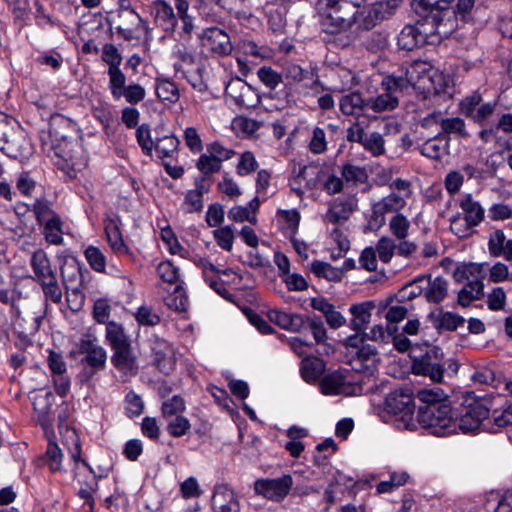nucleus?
<instances>
[{"label": "nucleus", "mask_w": 512, "mask_h": 512, "mask_svg": "<svg viewBox=\"0 0 512 512\" xmlns=\"http://www.w3.org/2000/svg\"><path fill=\"white\" fill-rule=\"evenodd\" d=\"M225 94L240 107H250L253 105L252 100L254 93L252 88L240 78L231 79L227 83Z\"/></svg>", "instance_id": "nucleus-23"}, {"label": "nucleus", "mask_w": 512, "mask_h": 512, "mask_svg": "<svg viewBox=\"0 0 512 512\" xmlns=\"http://www.w3.org/2000/svg\"><path fill=\"white\" fill-rule=\"evenodd\" d=\"M364 4L365 0H320L322 30L337 34L348 31L355 25L361 29Z\"/></svg>", "instance_id": "nucleus-2"}, {"label": "nucleus", "mask_w": 512, "mask_h": 512, "mask_svg": "<svg viewBox=\"0 0 512 512\" xmlns=\"http://www.w3.org/2000/svg\"><path fill=\"white\" fill-rule=\"evenodd\" d=\"M398 47L403 50L411 51L424 44L421 32L416 25H406L398 35Z\"/></svg>", "instance_id": "nucleus-37"}, {"label": "nucleus", "mask_w": 512, "mask_h": 512, "mask_svg": "<svg viewBox=\"0 0 512 512\" xmlns=\"http://www.w3.org/2000/svg\"><path fill=\"white\" fill-rule=\"evenodd\" d=\"M84 254L87 262L93 270L97 272L105 271L106 257L98 247L89 246L86 248Z\"/></svg>", "instance_id": "nucleus-56"}, {"label": "nucleus", "mask_w": 512, "mask_h": 512, "mask_svg": "<svg viewBox=\"0 0 512 512\" xmlns=\"http://www.w3.org/2000/svg\"><path fill=\"white\" fill-rule=\"evenodd\" d=\"M437 351L435 349L427 352L412 363V372L415 375L427 376L431 381L440 383L444 377V365L436 359Z\"/></svg>", "instance_id": "nucleus-14"}, {"label": "nucleus", "mask_w": 512, "mask_h": 512, "mask_svg": "<svg viewBox=\"0 0 512 512\" xmlns=\"http://www.w3.org/2000/svg\"><path fill=\"white\" fill-rule=\"evenodd\" d=\"M105 233L107 241L111 249L118 254H126L129 252L127 245L125 244L119 223L115 219H107L105 221Z\"/></svg>", "instance_id": "nucleus-36"}, {"label": "nucleus", "mask_w": 512, "mask_h": 512, "mask_svg": "<svg viewBox=\"0 0 512 512\" xmlns=\"http://www.w3.org/2000/svg\"><path fill=\"white\" fill-rule=\"evenodd\" d=\"M112 351L111 362L118 371L128 375L137 374V357L133 352L131 344L112 349Z\"/></svg>", "instance_id": "nucleus-22"}, {"label": "nucleus", "mask_w": 512, "mask_h": 512, "mask_svg": "<svg viewBox=\"0 0 512 512\" xmlns=\"http://www.w3.org/2000/svg\"><path fill=\"white\" fill-rule=\"evenodd\" d=\"M441 80L442 74L428 62L415 61L405 71L394 74V78L388 79L387 83L403 90L413 87L423 92L433 90L435 93H440L443 91V86L440 83Z\"/></svg>", "instance_id": "nucleus-3"}, {"label": "nucleus", "mask_w": 512, "mask_h": 512, "mask_svg": "<svg viewBox=\"0 0 512 512\" xmlns=\"http://www.w3.org/2000/svg\"><path fill=\"white\" fill-rule=\"evenodd\" d=\"M311 271L317 276L328 281L338 282L343 277V270L333 267L329 263L315 260L311 263Z\"/></svg>", "instance_id": "nucleus-45"}, {"label": "nucleus", "mask_w": 512, "mask_h": 512, "mask_svg": "<svg viewBox=\"0 0 512 512\" xmlns=\"http://www.w3.org/2000/svg\"><path fill=\"white\" fill-rule=\"evenodd\" d=\"M136 139L142 151L146 155H151L154 148V142L151 138V131L148 124L138 126L136 130Z\"/></svg>", "instance_id": "nucleus-62"}, {"label": "nucleus", "mask_w": 512, "mask_h": 512, "mask_svg": "<svg viewBox=\"0 0 512 512\" xmlns=\"http://www.w3.org/2000/svg\"><path fill=\"white\" fill-rule=\"evenodd\" d=\"M462 217L469 225L477 227L485 218V210L472 194H465L458 201Z\"/></svg>", "instance_id": "nucleus-24"}, {"label": "nucleus", "mask_w": 512, "mask_h": 512, "mask_svg": "<svg viewBox=\"0 0 512 512\" xmlns=\"http://www.w3.org/2000/svg\"><path fill=\"white\" fill-rule=\"evenodd\" d=\"M396 249L395 241L388 236L381 237L374 248L383 263H389L391 261Z\"/></svg>", "instance_id": "nucleus-53"}, {"label": "nucleus", "mask_w": 512, "mask_h": 512, "mask_svg": "<svg viewBox=\"0 0 512 512\" xmlns=\"http://www.w3.org/2000/svg\"><path fill=\"white\" fill-rule=\"evenodd\" d=\"M439 124L444 134L443 136L449 137L451 134L460 138H467L469 136L465 128V122L460 117L441 118Z\"/></svg>", "instance_id": "nucleus-44"}, {"label": "nucleus", "mask_w": 512, "mask_h": 512, "mask_svg": "<svg viewBox=\"0 0 512 512\" xmlns=\"http://www.w3.org/2000/svg\"><path fill=\"white\" fill-rule=\"evenodd\" d=\"M269 318L285 330L300 332L305 327V318L300 314H290L281 310H271Z\"/></svg>", "instance_id": "nucleus-32"}, {"label": "nucleus", "mask_w": 512, "mask_h": 512, "mask_svg": "<svg viewBox=\"0 0 512 512\" xmlns=\"http://www.w3.org/2000/svg\"><path fill=\"white\" fill-rule=\"evenodd\" d=\"M106 340L109 343L111 349H116L131 344V341L126 335L122 325L116 322L107 323Z\"/></svg>", "instance_id": "nucleus-41"}, {"label": "nucleus", "mask_w": 512, "mask_h": 512, "mask_svg": "<svg viewBox=\"0 0 512 512\" xmlns=\"http://www.w3.org/2000/svg\"><path fill=\"white\" fill-rule=\"evenodd\" d=\"M385 409L397 417L398 428L413 430L416 427L413 417L415 403L410 389H398L389 393L385 400Z\"/></svg>", "instance_id": "nucleus-6"}, {"label": "nucleus", "mask_w": 512, "mask_h": 512, "mask_svg": "<svg viewBox=\"0 0 512 512\" xmlns=\"http://www.w3.org/2000/svg\"><path fill=\"white\" fill-rule=\"evenodd\" d=\"M197 169L206 177L208 182L209 176L221 170L222 164L215 159L210 153L201 154L196 162Z\"/></svg>", "instance_id": "nucleus-47"}, {"label": "nucleus", "mask_w": 512, "mask_h": 512, "mask_svg": "<svg viewBox=\"0 0 512 512\" xmlns=\"http://www.w3.org/2000/svg\"><path fill=\"white\" fill-rule=\"evenodd\" d=\"M2 153L22 162L32 154V148L22 133H13L10 136H5Z\"/></svg>", "instance_id": "nucleus-20"}, {"label": "nucleus", "mask_w": 512, "mask_h": 512, "mask_svg": "<svg viewBox=\"0 0 512 512\" xmlns=\"http://www.w3.org/2000/svg\"><path fill=\"white\" fill-rule=\"evenodd\" d=\"M378 352L375 346L362 345L352 360L353 369L372 373L377 366Z\"/></svg>", "instance_id": "nucleus-28"}, {"label": "nucleus", "mask_w": 512, "mask_h": 512, "mask_svg": "<svg viewBox=\"0 0 512 512\" xmlns=\"http://www.w3.org/2000/svg\"><path fill=\"white\" fill-rule=\"evenodd\" d=\"M407 204L400 193L392 192L372 204L371 221L381 227L386 222V214L399 213Z\"/></svg>", "instance_id": "nucleus-13"}, {"label": "nucleus", "mask_w": 512, "mask_h": 512, "mask_svg": "<svg viewBox=\"0 0 512 512\" xmlns=\"http://www.w3.org/2000/svg\"><path fill=\"white\" fill-rule=\"evenodd\" d=\"M454 277L456 281L466 280L467 284L458 293V304L468 307L473 300L483 295V267L479 264L469 263L456 268Z\"/></svg>", "instance_id": "nucleus-5"}, {"label": "nucleus", "mask_w": 512, "mask_h": 512, "mask_svg": "<svg viewBox=\"0 0 512 512\" xmlns=\"http://www.w3.org/2000/svg\"><path fill=\"white\" fill-rule=\"evenodd\" d=\"M191 428L190 421L182 416H175L173 419L168 420L167 431L173 437L184 436Z\"/></svg>", "instance_id": "nucleus-61"}, {"label": "nucleus", "mask_w": 512, "mask_h": 512, "mask_svg": "<svg viewBox=\"0 0 512 512\" xmlns=\"http://www.w3.org/2000/svg\"><path fill=\"white\" fill-rule=\"evenodd\" d=\"M342 176L347 182L365 183L368 179L367 171L364 167H359L347 163L342 167Z\"/></svg>", "instance_id": "nucleus-59"}, {"label": "nucleus", "mask_w": 512, "mask_h": 512, "mask_svg": "<svg viewBox=\"0 0 512 512\" xmlns=\"http://www.w3.org/2000/svg\"><path fill=\"white\" fill-rule=\"evenodd\" d=\"M29 264L33 272L31 278L41 286L45 299L55 304L60 303L62 290L47 253L43 249L34 250Z\"/></svg>", "instance_id": "nucleus-4"}, {"label": "nucleus", "mask_w": 512, "mask_h": 512, "mask_svg": "<svg viewBox=\"0 0 512 512\" xmlns=\"http://www.w3.org/2000/svg\"><path fill=\"white\" fill-rule=\"evenodd\" d=\"M346 378L341 373L326 375L320 383L321 391L325 395H338L346 393Z\"/></svg>", "instance_id": "nucleus-40"}, {"label": "nucleus", "mask_w": 512, "mask_h": 512, "mask_svg": "<svg viewBox=\"0 0 512 512\" xmlns=\"http://www.w3.org/2000/svg\"><path fill=\"white\" fill-rule=\"evenodd\" d=\"M423 283L424 296L428 302L440 303L446 298L449 284L445 278L441 276H437L435 278L425 276V281H423Z\"/></svg>", "instance_id": "nucleus-30"}, {"label": "nucleus", "mask_w": 512, "mask_h": 512, "mask_svg": "<svg viewBox=\"0 0 512 512\" xmlns=\"http://www.w3.org/2000/svg\"><path fill=\"white\" fill-rule=\"evenodd\" d=\"M374 308L373 302L367 301L350 306L353 316L350 326L355 332H362L366 329L371 319V311Z\"/></svg>", "instance_id": "nucleus-35"}, {"label": "nucleus", "mask_w": 512, "mask_h": 512, "mask_svg": "<svg viewBox=\"0 0 512 512\" xmlns=\"http://www.w3.org/2000/svg\"><path fill=\"white\" fill-rule=\"evenodd\" d=\"M487 306L492 311L503 310L507 303V296L502 287H495L487 295Z\"/></svg>", "instance_id": "nucleus-64"}, {"label": "nucleus", "mask_w": 512, "mask_h": 512, "mask_svg": "<svg viewBox=\"0 0 512 512\" xmlns=\"http://www.w3.org/2000/svg\"><path fill=\"white\" fill-rule=\"evenodd\" d=\"M43 225L45 239L51 244H60L63 240L60 218H54L53 220L43 223Z\"/></svg>", "instance_id": "nucleus-58"}, {"label": "nucleus", "mask_w": 512, "mask_h": 512, "mask_svg": "<svg viewBox=\"0 0 512 512\" xmlns=\"http://www.w3.org/2000/svg\"><path fill=\"white\" fill-rule=\"evenodd\" d=\"M54 396L52 392H39L32 397L34 410L38 414V421L44 429L51 426V414Z\"/></svg>", "instance_id": "nucleus-27"}, {"label": "nucleus", "mask_w": 512, "mask_h": 512, "mask_svg": "<svg viewBox=\"0 0 512 512\" xmlns=\"http://www.w3.org/2000/svg\"><path fill=\"white\" fill-rule=\"evenodd\" d=\"M211 182L206 177L195 179V189L189 190L185 195L184 203L188 206L187 212H199L203 209V195L210 190Z\"/></svg>", "instance_id": "nucleus-29"}, {"label": "nucleus", "mask_w": 512, "mask_h": 512, "mask_svg": "<svg viewBox=\"0 0 512 512\" xmlns=\"http://www.w3.org/2000/svg\"><path fill=\"white\" fill-rule=\"evenodd\" d=\"M436 22V35L440 41L442 38H448L458 26L457 17L447 7H433Z\"/></svg>", "instance_id": "nucleus-26"}, {"label": "nucleus", "mask_w": 512, "mask_h": 512, "mask_svg": "<svg viewBox=\"0 0 512 512\" xmlns=\"http://www.w3.org/2000/svg\"><path fill=\"white\" fill-rule=\"evenodd\" d=\"M425 10L429 11V13L422 20L417 21L415 25L418 31L421 32L424 44H434L436 42H439L438 36L436 35V20L434 8H428Z\"/></svg>", "instance_id": "nucleus-38"}, {"label": "nucleus", "mask_w": 512, "mask_h": 512, "mask_svg": "<svg viewBox=\"0 0 512 512\" xmlns=\"http://www.w3.org/2000/svg\"><path fill=\"white\" fill-rule=\"evenodd\" d=\"M258 168V162L255 158V155L251 151H245L240 155L236 172L239 176H246Z\"/></svg>", "instance_id": "nucleus-57"}, {"label": "nucleus", "mask_w": 512, "mask_h": 512, "mask_svg": "<svg viewBox=\"0 0 512 512\" xmlns=\"http://www.w3.org/2000/svg\"><path fill=\"white\" fill-rule=\"evenodd\" d=\"M488 416V408L481 401L473 400L461 412L457 420V427L463 433H473L481 427L486 429L487 424L484 421L488 419Z\"/></svg>", "instance_id": "nucleus-9"}, {"label": "nucleus", "mask_w": 512, "mask_h": 512, "mask_svg": "<svg viewBox=\"0 0 512 512\" xmlns=\"http://www.w3.org/2000/svg\"><path fill=\"white\" fill-rule=\"evenodd\" d=\"M356 209L357 201L355 198L338 197L329 203L324 221L332 224H342L349 219Z\"/></svg>", "instance_id": "nucleus-17"}, {"label": "nucleus", "mask_w": 512, "mask_h": 512, "mask_svg": "<svg viewBox=\"0 0 512 512\" xmlns=\"http://www.w3.org/2000/svg\"><path fill=\"white\" fill-rule=\"evenodd\" d=\"M399 3V0L380 1L373 4L365 2L361 18V29L370 30L379 22L393 16L399 7Z\"/></svg>", "instance_id": "nucleus-10"}, {"label": "nucleus", "mask_w": 512, "mask_h": 512, "mask_svg": "<svg viewBox=\"0 0 512 512\" xmlns=\"http://www.w3.org/2000/svg\"><path fill=\"white\" fill-rule=\"evenodd\" d=\"M450 138L438 134L436 137L428 139L420 147V153L430 159H441L448 154Z\"/></svg>", "instance_id": "nucleus-33"}, {"label": "nucleus", "mask_w": 512, "mask_h": 512, "mask_svg": "<svg viewBox=\"0 0 512 512\" xmlns=\"http://www.w3.org/2000/svg\"><path fill=\"white\" fill-rule=\"evenodd\" d=\"M101 59L108 65L107 74L109 82L119 79L124 75L120 66L122 63V55L113 44L107 43L102 47Z\"/></svg>", "instance_id": "nucleus-31"}, {"label": "nucleus", "mask_w": 512, "mask_h": 512, "mask_svg": "<svg viewBox=\"0 0 512 512\" xmlns=\"http://www.w3.org/2000/svg\"><path fill=\"white\" fill-rule=\"evenodd\" d=\"M188 303L186 292L180 285H177L174 291L165 298V304L177 312L186 311Z\"/></svg>", "instance_id": "nucleus-48"}, {"label": "nucleus", "mask_w": 512, "mask_h": 512, "mask_svg": "<svg viewBox=\"0 0 512 512\" xmlns=\"http://www.w3.org/2000/svg\"><path fill=\"white\" fill-rule=\"evenodd\" d=\"M108 87L114 99L119 100L121 97H124L131 105L138 104L144 100L146 96L145 88L140 84L131 83L126 85L125 74L120 77V80L115 79L114 81L109 82Z\"/></svg>", "instance_id": "nucleus-15"}, {"label": "nucleus", "mask_w": 512, "mask_h": 512, "mask_svg": "<svg viewBox=\"0 0 512 512\" xmlns=\"http://www.w3.org/2000/svg\"><path fill=\"white\" fill-rule=\"evenodd\" d=\"M389 229L398 240H404L408 236L410 221L405 215L397 213L390 219Z\"/></svg>", "instance_id": "nucleus-49"}, {"label": "nucleus", "mask_w": 512, "mask_h": 512, "mask_svg": "<svg viewBox=\"0 0 512 512\" xmlns=\"http://www.w3.org/2000/svg\"><path fill=\"white\" fill-rule=\"evenodd\" d=\"M202 45L218 55H228L232 51L230 37L219 28L206 29L201 37Z\"/></svg>", "instance_id": "nucleus-19"}, {"label": "nucleus", "mask_w": 512, "mask_h": 512, "mask_svg": "<svg viewBox=\"0 0 512 512\" xmlns=\"http://www.w3.org/2000/svg\"><path fill=\"white\" fill-rule=\"evenodd\" d=\"M151 12L155 23L165 31H172L177 25V17L173 7L164 0H156L152 4Z\"/></svg>", "instance_id": "nucleus-25"}, {"label": "nucleus", "mask_w": 512, "mask_h": 512, "mask_svg": "<svg viewBox=\"0 0 512 512\" xmlns=\"http://www.w3.org/2000/svg\"><path fill=\"white\" fill-rule=\"evenodd\" d=\"M179 140L174 135H165L157 138L154 148L159 157H171L176 152Z\"/></svg>", "instance_id": "nucleus-50"}, {"label": "nucleus", "mask_w": 512, "mask_h": 512, "mask_svg": "<svg viewBox=\"0 0 512 512\" xmlns=\"http://www.w3.org/2000/svg\"><path fill=\"white\" fill-rule=\"evenodd\" d=\"M506 238L505 233L501 229L493 231L488 239V251L493 257H500L504 253Z\"/></svg>", "instance_id": "nucleus-55"}, {"label": "nucleus", "mask_w": 512, "mask_h": 512, "mask_svg": "<svg viewBox=\"0 0 512 512\" xmlns=\"http://www.w3.org/2000/svg\"><path fill=\"white\" fill-rule=\"evenodd\" d=\"M185 409V401L178 395L164 401L161 406L162 416L167 420L173 416H179Z\"/></svg>", "instance_id": "nucleus-52"}, {"label": "nucleus", "mask_w": 512, "mask_h": 512, "mask_svg": "<svg viewBox=\"0 0 512 512\" xmlns=\"http://www.w3.org/2000/svg\"><path fill=\"white\" fill-rule=\"evenodd\" d=\"M465 319L452 312L441 313L437 319L436 327L441 330L455 331L458 327L463 326Z\"/></svg>", "instance_id": "nucleus-54"}, {"label": "nucleus", "mask_w": 512, "mask_h": 512, "mask_svg": "<svg viewBox=\"0 0 512 512\" xmlns=\"http://www.w3.org/2000/svg\"><path fill=\"white\" fill-rule=\"evenodd\" d=\"M293 485V479L290 475H283L275 479H258L254 483V491L257 495L279 502L289 493Z\"/></svg>", "instance_id": "nucleus-11"}, {"label": "nucleus", "mask_w": 512, "mask_h": 512, "mask_svg": "<svg viewBox=\"0 0 512 512\" xmlns=\"http://www.w3.org/2000/svg\"><path fill=\"white\" fill-rule=\"evenodd\" d=\"M155 90L158 98L162 101L176 103L179 100V89L177 85L169 79L157 78Z\"/></svg>", "instance_id": "nucleus-43"}, {"label": "nucleus", "mask_w": 512, "mask_h": 512, "mask_svg": "<svg viewBox=\"0 0 512 512\" xmlns=\"http://www.w3.org/2000/svg\"><path fill=\"white\" fill-rule=\"evenodd\" d=\"M106 340L109 343L111 349H116L131 344V341L126 335L122 325L116 322L107 323Z\"/></svg>", "instance_id": "nucleus-42"}, {"label": "nucleus", "mask_w": 512, "mask_h": 512, "mask_svg": "<svg viewBox=\"0 0 512 512\" xmlns=\"http://www.w3.org/2000/svg\"><path fill=\"white\" fill-rule=\"evenodd\" d=\"M217 244L226 251H231L234 242V232L231 226L220 227L213 231Z\"/></svg>", "instance_id": "nucleus-63"}, {"label": "nucleus", "mask_w": 512, "mask_h": 512, "mask_svg": "<svg viewBox=\"0 0 512 512\" xmlns=\"http://www.w3.org/2000/svg\"><path fill=\"white\" fill-rule=\"evenodd\" d=\"M394 78V74H389L383 77L381 81V88L383 93L376 97H369L367 99L368 110H372L375 113H382L392 111L399 105L398 93L403 92L402 88L388 85V79Z\"/></svg>", "instance_id": "nucleus-12"}, {"label": "nucleus", "mask_w": 512, "mask_h": 512, "mask_svg": "<svg viewBox=\"0 0 512 512\" xmlns=\"http://www.w3.org/2000/svg\"><path fill=\"white\" fill-rule=\"evenodd\" d=\"M325 369L324 362L315 356H306L302 360L301 375L306 382L317 380Z\"/></svg>", "instance_id": "nucleus-39"}, {"label": "nucleus", "mask_w": 512, "mask_h": 512, "mask_svg": "<svg viewBox=\"0 0 512 512\" xmlns=\"http://www.w3.org/2000/svg\"><path fill=\"white\" fill-rule=\"evenodd\" d=\"M80 352L83 354L81 362L85 365L81 372L82 381L88 382L98 371L105 368L107 352L91 340L81 342Z\"/></svg>", "instance_id": "nucleus-8"}, {"label": "nucleus", "mask_w": 512, "mask_h": 512, "mask_svg": "<svg viewBox=\"0 0 512 512\" xmlns=\"http://www.w3.org/2000/svg\"><path fill=\"white\" fill-rule=\"evenodd\" d=\"M367 99L358 92L343 95L339 101L340 111L347 116H359L368 110Z\"/></svg>", "instance_id": "nucleus-34"}, {"label": "nucleus", "mask_w": 512, "mask_h": 512, "mask_svg": "<svg viewBox=\"0 0 512 512\" xmlns=\"http://www.w3.org/2000/svg\"><path fill=\"white\" fill-rule=\"evenodd\" d=\"M63 453L57 443L53 441H49L46 449V453L44 455V463L49 467L50 471L55 472H63L65 471L63 465Z\"/></svg>", "instance_id": "nucleus-46"}, {"label": "nucleus", "mask_w": 512, "mask_h": 512, "mask_svg": "<svg viewBox=\"0 0 512 512\" xmlns=\"http://www.w3.org/2000/svg\"><path fill=\"white\" fill-rule=\"evenodd\" d=\"M65 421L66 415L60 414L58 427L62 435L63 443L69 450L71 458L75 463L81 462L91 473H94L92 467L81 458V443L76 430L66 425Z\"/></svg>", "instance_id": "nucleus-16"}, {"label": "nucleus", "mask_w": 512, "mask_h": 512, "mask_svg": "<svg viewBox=\"0 0 512 512\" xmlns=\"http://www.w3.org/2000/svg\"><path fill=\"white\" fill-rule=\"evenodd\" d=\"M259 80L269 89L274 90L281 82L282 76L269 66L260 67L257 71Z\"/></svg>", "instance_id": "nucleus-60"}, {"label": "nucleus", "mask_w": 512, "mask_h": 512, "mask_svg": "<svg viewBox=\"0 0 512 512\" xmlns=\"http://www.w3.org/2000/svg\"><path fill=\"white\" fill-rule=\"evenodd\" d=\"M211 506L213 512H240V502L237 496L225 484L215 486Z\"/></svg>", "instance_id": "nucleus-18"}, {"label": "nucleus", "mask_w": 512, "mask_h": 512, "mask_svg": "<svg viewBox=\"0 0 512 512\" xmlns=\"http://www.w3.org/2000/svg\"><path fill=\"white\" fill-rule=\"evenodd\" d=\"M362 146L374 157L385 153V141L379 132L367 133Z\"/></svg>", "instance_id": "nucleus-51"}, {"label": "nucleus", "mask_w": 512, "mask_h": 512, "mask_svg": "<svg viewBox=\"0 0 512 512\" xmlns=\"http://www.w3.org/2000/svg\"><path fill=\"white\" fill-rule=\"evenodd\" d=\"M117 33L126 41L135 37V32L141 23L146 24L142 18L130 8H121L118 12Z\"/></svg>", "instance_id": "nucleus-21"}, {"label": "nucleus", "mask_w": 512, "mask_h": 512, "mask_svg": "<svg viewBox=\"0 0 512 512\" xmlns=\"http://www.w3.org/2000/svg\"><path fill=\"white\" fill-rule=\"evenodd\" d=\"M55 164L65 170L73 177L76 171L81 170L86 165V158L83 148L78 141L67 140L63 138L54 146Z\"/></svg>", "instance_id": "nucleus-7"}, {"label": "nucleus", "mask_w": 512, "mask_h": 512, "mask_svg": "<svg viewBox=\"0 0 512 512\" xmlns=\"http://www.w3.org/2000/svg\"><path fill=\"white\" fill-rule=\"evenodd\" d=\"M417 398L421 402L417 412V422L421 427L437 436L456 432L457 415L442 389H421Z\"/></svg>", "instance_id": "nucleus-1"}]
</instances>
